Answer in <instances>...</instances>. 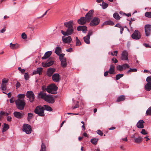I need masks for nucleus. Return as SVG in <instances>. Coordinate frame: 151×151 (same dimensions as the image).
<instances>
[{
    "label": "nucleus",
    "instance_id": "obj_1",
    "mask_svg": "<svg viewBox=\"0 0 151 151\" xmlns=\"http://www.w3.org/2000/svg\"><path fill=\"white\" fill-rule=\"evenodd\" d=\"M41 98L45 101L51 104H53L55 102V99L51 95H47L46 93L40 92L38 94Z\"/></svg>",
    "mask_w": 151,
    "mask_h": 151
},
{
    "label": "nucleus",
    "instance_id": "obj_2",
    "mask_svg": "<svg viewBox=\"0 0 151 151\" xmlns=\"http://www.w3.org/2000/svg\"><path fill=\"white\" fill-rule=\"evenodd\" d=\"M47 92L49 93L56 94L58 88L54 84H52L47 86Z\"/></svg>",
    "mask_w": 151,
    "mask_h": 151
},
{
    "label": "nucleus",
    "instance_id": "obj_3",
    "mask_svg": "<svg viewBox=\"0 0 151 151\" xmlns=\"http://www.w3.org/2000/svg\"><path fill=\"white\" fill-rule=\"evenodd\" d=\"M15 103L17 108L20 110L23 109L25 105V102L24 99H18L16 100Z\"/></svg>",
    "mask_w": 151,
    "mask_h": 151
},
{
    "label": "nucleus",
    "instance_id": "obj_4",
    "mask_svg": "<svg viewBox=\"0 0 151 151\" xmlns=\"http://www.w3.org/2000/svg\"><path fill=\"white\" fill-rule=\"evenodd\" d=\"M35 113L37 114L40 116H45L44 109L43 106H37L35 110Z\"/></svg>",
    "mask_w": 151,
    "mask_h": 151
},
{
    "label": "nucleus",
    "instance_id": "obj_5",
    "mask_svg": "<svg viewBox=\"0 0 151 151\" xmlns=\"http://www.w3.org/2000/svg\"><path fill=\"white\" fill-rule=\"evenodd\" d=\"M64 54H61L60 55L59 59L61 62V66L64 68H65L67 66V63L66 58L64 57Z\"/></svg>",
    "mask_w": 151,
    "mask_h": 151
},
{
    "label": "nucleus",
    "instance_id": "obj_6",
    "mask_svg": "<svg viewBox=\"0 0 151 151\" xmlns=\"http://www.w3.org/2000/svg\"><path fill=\"white\" fill-rule=\"evenodd\" d=\"M121 59L122 60H127L129 62L128 59V52L125 50H123L121 54Z\"/></svg>",
    "mask_w": 151,
    "mask_h": 151
},
{
    "label": "nucleus",
    "instance_id": "obj_7",
    "mask_svg": "<svg viewBox=\"0 0 151 151\" xmlns=\"http://www.w3.org/2000/svg\"><path fill=\"white\" fill-rule=\"evenodd\" d=\"M74 31L73 27L67 28L65 32L63 30L61 31V32L64 36H68L73 34Z\"/></svg>",
    "mask_w": 151,
    "mask_h": 151
},
{
    "label": "nucleus",
    "instance_id": "obj_8",
    "mask_svg": "<svg viewBox=\"0 0 151 151\" xmlns=\"http://www.w3.org/2000/svg\"><path fill=\"white\" fill-rule=\"evenodd\" d=\"M129 65L127 63H124L122 65H119L116 67L117 69L119 71H122L127 68H129Z\"/></svg>",
    "mask_w": 151,
    "mask_h": 151
},
{
    "label": "nucleus",
    "instance_id": "obj_9",
    "mask_svg": "<svg viewBox=\"0 0 151 151\" xmlns=\"http://www.w3.org/2000/svg\"><path fill=\"white\" fill-rule=\"evenodd\" d=\"M26 96L29 99L30 102H32L34 101L35 98V95L33 92L29 91L27 92Z\"/></svg>",
    "mask_w": 151,
    "mask_h": 151
},
{
    "label": "nucleus",
    "instance_id": "obj_10",
    "mask_svg": "<svg viewBox=\"0 0 151 151\" xmlns=\"http://www.w3.org/2000/svg\"><path fill=\"white\" fill-rule=\"evenodd\" d=\"M144 28L146 36H149L151 34V25L149 24H146Z\"/></svg>",
    "mask_w": 151,
    "mask_h": 151
},
{
    "label": "nucleus",
    "instance_id": "obj_11",
    "mask_svg": "<svg viewBox=\"0 0 151 151\" xmlns=\"http://www.w3.org/2000/svg\"><path fill=\"white\" fill-rule=\"evenodd\" d=\"M23 130V131L25 132L27 134L31 133L32 132V129L30 126L28 124L24 125Z\"/></svg>",
    "mask_w": 151,
    "mask_h": 151
},
{
    "label": "nucleus",
    "instance_id": "obj_12",
    "mask_svg": "<svg viewBox=\"0 0 151 151\" xmlns=\"http://www.w3.org/2000/svg\"><path fill=\"white\" fill-rule=\"evenodd\" d=\"M100 22V19L96 17H95L91 21L90 25L91 26H95L97 25Z\"/></svg>",
    "mask_w": 151,
    "mask_h": 151
},
{
    "label": "nucleus",
    "instance_id": "obj_13",
    "mask_svg": "<svg viewBox=\"0 0 151 151\" xmlns=\"http://www.w3.org/2000/svg\"><path fill=\"white\" fill-rule=\"evenodd\" d=\"M93 10H90L88 13H87L85 16L88 22H89L93 17Z\"/></svg>",
    "mask_w": 151,
    "mask_h": 151
},
{
    "label": "nucleus",
    "instance_id": "obj_14",
    "mask_svg": "<svg viewBox=\"0 0 151 151\" xmlns=\"http://www.w3.org/2000/svg\"><path fill=\"white\" fill-rule=\"evenodd\" d=\"M131 36L133 39L138 40L141 37L140 33L138 30H135Z\"/></svg>",
    "mask_w": 151,
    "mask_h": 151
},
{
    "label": "nucleus",
    "instance_id": "obj_15",
    "mask_svg": "<svg viewBox=\"0 0 151 151\" xmlns=\"http://www.w3.org/2000/svg\"><path fill=\"white\" fill-rule=\"evenodd\" d=\"M54 63V61L52 60L49 59L46 63H42V66L44 67H47L52 65Z\"/></svg>",
    "mask_w": 151,
    "mask_h": 151
},
{
    "label": "nucleus",
    "instance_id": "obj_16",
    "mask_svg": "<svg viewBox=\"0 0 151 151\" xmlns=\"http://www.w3.org/2000/svg\"><path fill=\"white\" fill-rule=\"evenodd\" d=\"M52 79L55 82H59L60 80V75L58 73H55L52 76Z\"/></svg>",
    "mask_w": 151,
    "mask_h": 151
},
{
    "label": "nucleus",
    "instance_id": "obj_17",
    "mask_svg": "<svg viewBox=\"0 0 151 151\" xmlns=\"http://www.w3.org/2000/svg\"><path fill=\"white\" fill-rule=\"evenodd\" d=\"M8 81L5 78L3 79L2 80V84L1 86V89L3 91L5 90L6 89V83Z\"/></svg>",
    "mask_w": 151,
    "mask_h": 151
},
{
    "label": "nucleus",
    "instance_id": "obj_18",
    "mask_svg": "<svg viewBox=\"0 0 151 151\" xmlns=\"http://www.w3.org/2000/svg\"><path fill=\"white\" fill-rule=\"evenodd\" d=\"M62 39L63 42L65 43H69L72 40L71 37L70 36L66 37L63 36L62 37Z\"/></svg>",
    "mask_w": 151,
    "mask_h": 151
},
{
    "label": "nucleus",
    "instance_id": "obj_19",
    "mask_svg": "<svg viewBox=\"0 0 151 151\" xmlns=\"http://www.w3.org/2000/svg\"><path fill=\"white\" fill-rule=\"evenodd\" d=\"M55 69L51 68L48 69L47 71V75L49 77L51 76L55 71Z\"/></svg>",
    "mask_w": 151,
    "mask_h": 151
},
{
    "label": "nucleus",
    "instance_id": "obj_20",
    "mask_svg": "<svg viewBox=\"0 0 151 151\" xmlns=\"http://www.w3.org/2000/svg\"><path fill=\"white\" fill-rule=\"evenodd\" d=\"M73 21H70L64 23V25L67 28L73 27Z\"/></svg>",
    "mask_w": 151,
    "mask_h": 151
},
{
    "label": "nucleus",
    "instance_id": "obj_21",
    "mask_svg": "<svg viewBox=\"0 0 151 151\" xmlns=\"http://www.w3.org/2000/svg\"><path fill=\"white\" fill-rule=\"evenodd\" d=\"M77 29L79 31H82L83 33H86L87 30V28L84 25L80 26L77 27Z\"/></svg>",
    "mask_w": 151,
    "mask_h": 151
},
{
    "label": "nucleus",
    "instance_id": "obj_22",
    "mask_svg": "<svg viewBox=\"0 0 151 151\" xmlns=\"http://www.w3.org/2000/svg\"><path fill=\"white\" fill-rule=\"evenodd\" d=\"M144 122L142 120H139L137 124V127L138 128L142 129L144 127Z\"/></svg>",
    "mask_w": 151,
    "mask_h": 151
},
{
    "label": "nucleus",
    "instance_id": "obj_23",
    "mask_svg": "<svg viewBox=\"0 0 151 151\" xmlns=\"http://www.w3.org/2000/svg\"><path fill=\"white\" fill-rule=\"evenodd\" d=\"M24 114L21 113L17 111H15L14 113V116L19 119H20L22 118L23 117Z\"/></svg>",
    "mask_w": 151,
    "mask_h": 151
},
{
    "label": "nucleus",
    "instance_id": "obj_24",
    "mask_svg": "<svg viewBox=\"0 0 151 151\" xmlns=\"http://www.w3.org/2000/svg\"><path fill=\"white\" fill-rule=\"evenodd\" d=\"M87 19L85 17H82L78 20V23L81 24H85L87 21Z\"/></svg>",
    "mask_w": 151,
    "mask_h": 151
},
{
    "label": "nucleus",
    "instance_id": "obj_25",
    "mask_svg": "<svg viewBox=\"0 0 151 151\" xmlns=\"http://www.w3.org/2000/svg\"><path fill=\"white\" fill-rule=\"evenodd\" d=\"M115 66L114 65H110V68L108 72L110 74H114L115 73Z\"/></svg>",
    "mask_w": 151,
    "mask_h": 151
},
{
    "label": "nucleus",
    "instance_id": "obj_26",
    "mask_svg": "<svg viewBox=\"0 0 151 151\" xmlns=\"http://www.w3.org/2000/svg\"><path fill=\"white\" fill-rule=\"evenodd\" d=\"M51 51H48L46 52L44 56L42 58V59H46L48 58L52 54Z\"/></svg>",
    "mask_w": 151,
    "mask_h": 151
},
{
    "label": "nucleus",
    "instance_id": "obj_27",
    "mask_svg": "<svg viewBox=\"0 0 151 151\" xmlns=\"http://www.w3.org/2000/svg\"><path fill=\"white\" fill-rule=\"evenodd\" d=\"M142 141V138L140 136H139L137 137H134V142L136 143H140Z\"/></svg>",
    "mask_w": 151,
    "mask_h": 151
},
{
    "label": "nucleus",
    "instance_id": "obj_28",
    "mask_svg": "<svg viewBox=\"0 0 151 151\" xmlns=\"http://www.w3.org/2000/svg\"><path fill=\"white\" fill-rule=\"evenodd\" d=\"M55 52L58 55L60 56L61 54L60 53L62 52L61 48L59 47H56L55 48Z\"/></svg>",
    "mask_w": 151,
    "mask_h": 151
},
{
    "label": "nucleus",
    "instance_id": "obj_29",
    "mask_svg": "<svg viewBox=\"0 0 151 151\" xmlns=\"http://www.w3.org/2000/svg\"><path fill=\"white\" fill-rule=\"evenodd\" d=\"M10 47L12 49H15L19 48V45L17 43L13 44L12 43H11L10 44Z\"/></svg>",
    "mask_w": 151,
    "mask_h": 151
},
{
    "label": "nucleus",
    "instance_id": "obj_30",
    "mask_svg": "<svg viewBox=\"0 0 151 151\" xmlns=\"http://www.w3.org/2000/svg\"><path fill=\"white\" fill-rule=\"evenodd\" d=\"M145 89L148 91L151 90V83H147L145 86Z\"/></svg>",
    "mask_w": 151,
    "mask_h": 151
},
{
    "label": "nucleus",
    "instance_id": "obj_31",
    "mask_svg": "<svg viewBox=\"0 0 151 151\" xmlns=\"http://www.w3.org/2000/svg\"><path fill=\"white\" fill-rule=\"evenodd\" d=\"M125 99V96L121 95L119 96L116 100V102H119L124 101Z\"/></svg>",
    "mask_w": 151,
    "mask_h": 151
},
{
    "label": "nucleus",
    "instance_id": "obj_32",
    "mask_svg": "<svg viewBox=\"0 0 151 151\" xmlns=\"http://www.w3.org/2000/svg\"><path fill=\"white\" fill-rule=\"evenodd\" d=\"M83 40L87 44H89L90 43V41L89 39L90 37L88 36V35H87L85 37H83Z\"/></svg>",
    "mask_w": 151,
    "mask_h": 151
},
{
    "label": "nucleus",
    "instance_id": "obj_33",
    "mask_svg": "<svg viewBox=\"0 0 151 151\" xmlns=\"http://www.w3.org/2000/svg\"><path fill=\"white\" fill-rule=\"evenodd\" d=\"M43 108L44 110H46L47 111H52V109L51 107L50 106L47 105H44L43 106Z\"/></svg>",
    "mask_w": 151,
    "mask_h": 151
},
{
    "label": "nucleus",
    "instance_id": "obj_34",
    "mask_svg": "<svg viewBox=\"0 0 151 151\" xmlns=\"http://www.w3.org/2000/svg\"><path fill=\"white\" fill-rule=\"evenodd\" d=\"M9 128V126L8 124H4L3 128L2 130L3 132H4L6 131Z\"/></svg>",
    "mask_w": 151,
    "mask_h": 151
},
{
    "label": "nucleus",
    "instance_id": "obj_35",
    "mask_svg": "<svg viewBox=\"0 0 151 151\" xmlns=\"http://www.w3.org/2000/svg\"><path fill=\"white\" fill-rule=\"evenodd\" d=\"M40 151H46V147L43 143H42Z\"/></svg>",
    "mask_w": 151,
    "mask_h": 151
},
{
    "label": "nucleus",
    "instance_id": "obj_36",
    "mask_svg": "<svg viewBox=\"0 0 151 151\" xmlns=\"http://www.w3.org/2000/svg\"><path fill=\"white\" fill-rule=\"evenodd\" d=\"M98 140V139L93 138L91 140V142L92 144L96 145L97 144Z\"/></svg>",
    "mask_w": 151,
    "mask_h": 151
},
{
    "label": "nucleus",
    "instance_id": "obj_37",
    "mask_svg": "<svg viewBox=\"0 0 151 151\" xmlns=\"http://www.w3.org/2000/svg\"><path fill=\"white\" fill-rule=\"evenodd\" d=\"M100 5L102 6L103 9H104L106 8L108 6V4L104 2V1L102 2L101 4H100Z\"/></svg>",
    "mask_w": 151,
    "mask_h": 151
},
{
    "label": "nucleus",
    "instance_id": "obj_38",
    "mask_svg": "<svg viewBox=\"0 0 151 151\" xmlns=\"http://www.w3.org/2000/svg\"><path fill=\"white\" fill-rule=\"evenodd\" d=\"M113 17L117 20H119L120 19V17L119 14L117 13H114L113 15Z\"/></svg>",
    "mask_w": 151,
    "mask_h": 151
},
{
    "label": "nucleus",
    "instance_id": "obj_39",
    "mask_svg": "<svg viewBox=\"0 0 151 151\" xmlns=\"http://www.w3.org/2000/svg\"><path fill=\"white\" fill-rule=\"evenodd\" d=\"M33 114L31 113H29L28 114V116L27 118V120L28 121H30V120L31 119L33 118Z\"/></svg>",
    "mask_w": 151,
    "mask_h": 151
},
{
    "label": "nucleus",
    "instance_id": "obj_40",
    "mask_svg": "<svg viewBox=\"0 0 151 151\" xmlns=\"http://www.w3.org/2000/svg\"><path fill=\"white\" fill-rule=\"evenodd\" d=\"M104 24L105 25H113L114 24V23L113 22L110 21H107L105 22H104Z\"/></svg>",
    "mask_w": 151,
    "mask_h": 151
},
{
    "label": "nucleus",
    "instance_id": "obj_41",
    "mask_svg": "<svg viewBox=\"0 0 151 151\" xmlns=\"http://www.w3.org/2000/svg\"><path fill=\"white\" fill-rule=\"evenodd\" d=\"M146 114L147 115H151V106L148 108L146 111Z\"/></svg>",
    "mask_w": 151,
    "mask_h": 151
},
{
    "label": "nucleus",
    "instance_id": "obj_42",
    "mask_svg": "<svg viewBox=\"0 0 151 151\" xmlns=\"http://www.w3.org/2000/svg\"><path fill=\"white\" fill-rule=\"evenodd\" d=\"M137 71V70L136 68L132 69L130 68L129 70H128L127 72V73H129L130 72H136Z\"/></svg>",
    "mask_w": 151,
    "mask_h": 151
},
{
    "label": "nucleus",
    "instance_id": "obj_43",
    "mask_svg": "<svg viewBox=\"0 0 151 151\" xmlns=\"http://www.w3.org/2000/svg\"><path fill=\"white\" fill-rule=\"evenodd\" d=\"M24 78L25 80H28L29 78V76L28 73H25L24 75Z\"/></svg>",
    "mask_w": 151,
    "mask_h": 151
},
{
    "label": "nucleus",
    "instance_id": "obj_44",
    "mask_svg": "<svg viewBox=\"0 0 151 151\" xmlns=\"http://www.w3.org/2000/svg\"><path fill=\"white\" fill-rule=\"evenodd\" d=\"M17 97L18 98V99H23L25 97V94H20L18 95Z\"/></svg>",
    "mask_w": 151,
    "mask_h": 151
},
{
    "label": "nucleus",
    "instance_id": "obj_45",
    "mask_svg": "<svg viewBox=\"0 0 151 151\" xmlns=\"http://www.w3.org/2000/svg\"><path fill=\"white\" fill-rule=\"evenodd\" d=\"M76 45H81V42L80 40L78 39V37H76Z\"/></svg>",
    "mask_w": 151,
    "mask_h": 151
},
{
    "label": "nucleus",
    "instance_id": "obj_46",
    "mask_svg": "<svg viewBox=\"0 0 151 151\" xmlns=\"http://www.w3.org/2000/svg\"><path fill=\"white\" fill-rule=\"evenodd\" d=\"M124 76L123 74H117L116 76V80H119Z\"/></svg>",
    "mask_w": 151,
    "mask_h": 151
},
{
    "label": "nucleus",
    "instance_id": "obj_47",
    "mask_svg": "<svg viewBox=\"0 0 151 151\" xmlns=\"http://www.w3.org/2000/svg\"><path fill=\"white\" fill-rule=\"evenodd\" d=\"M145 16L147 17L151 18V12H147L145 14Z\"/></svg>",
    "mask_w": 151,
    "mask_h": 151
},
{
    "label": "nucleus",
    "instance_id": "obj_48",
    "mask_svg": "<svg viewBox=\"0 0 151 151\" xmlns=\"http://www.w3.org/2000/svg\"><path fill=\"white\" fill-rule=\"evenodd\" d=\"M42 68H37V71L40 75L41 74V72L42 71Z\"/></svg>",
    "mask_w": 151,
    "mask_h": 151
},
{
    "label": "nucleus",
    "instance_id": "obj_49",
    "mask_svg": "<svg viewBox=\"0 0 151 151\" xmlns=\"http://www.w3.org/2000/svg\"><path fill=\"white\" fill-rule=\"evenodd\" d=\"M146 81L147 83H151V76L147 77L146 78Z\"/></svg>",
    "mask_w": 151,
    "mask_h": 151
},
{
    "label": "nucleus",
    "instance_id": "obj_50",
    "mask_svg": "<svg viewBox=\"0 0 151 151\" xmlns=\"http://www.w3.org/2000/svg\"><path fill=\"white\" fill-rule=\"evenodd\" d=\"M22 37L24 39H26L27 38V36L25 33H23L22 34Z\"/></svg>",
    "mask_w": 151,
    "mask_h": 151
},
{
    "label": "nucleus",
    "instance_id": "obj_51",
    "mask_svg": "<svg viewBox=\"0 0 151 151\" xmlns=\"http://www.w3.org/2000/svg\"><path fill=\"white\" fill-rule=\"evenodd\" d=\"M141 133L144 135L147 134H148L147 132H146L145 129H142L141 132Z\"/></svg>",
    "mask_w": 151,
    "mask_h": 151
},
{
    "label": "nucleus",
    "instance_id": "obj_52",
    "mask_svg": "<svg viewBox=\"0 0 151 151\" xmlns=\"http://www.w3.org/2000/svg\"><path fill=\"white\" fill-rule=\"evenodd\" d=\"M78 101L77 102V104H76V106H72L71 107V109H74L76 108H78L79 107V105H78Z\"/></svg>",
    "mask_w": 151,
    "mask_h": 151
},
{
    "label": "nucleus",
    "instance_id": "obj_53",
    "mask_svg": "<svg viewBox=\"0 0 151 151\" xmlns=\"http://www.w3.org/2000/svg\"><path fill=\"white\" fill-rule=\"evenodd\" d=\"M97 132L98 134L100 135L101 136H102L103 135V133L100 130H98Z\"/></svg>",
    "mask_w": 151,
    "mask_h": 151
},
{
    "label": "nucleus",
    "instance_id": "obj_54",
    "mask_svg": "<svg viewBox=\"0 0 151 151\" xmlns=\"http://www.w3.org/2000/svg\"><path fill=\"white\" fill-rule=\"evenodd\" d=\"M93 33V31L92 30H90L88 31V33L87 35H88L90 37V36Z\"/></svg>",
    "mask_w": 151,
    "mask_h": 151
},
{
    "label": "nucleus",
    "instance_id": "obj_55",
    "mask_svg": "<svg viewBox=\"0 0 151 151\" xmlns=\"http://www.w3.org/2000/svg\"><path fill=\"white\" fill-rule=\"evenodd\" d=\"M5 114V112L1 111L0 112V119H1L2 116Z\"/></svg>",
    "mask_w": 151,
    "mask_h": 151
},
{
    "label": "nucleus",
    "instance_id": "obj_56",
    "mask_svg": "<svg viewBox=\"0 0 151 151\" xmlns=\"http://www.w3.org/2000/svg\"><path fill=\"white\" fill-rule=\"evenodd\" d=\"M47 87H46L45 86H42V90L43 91H47Z\"/></svg>",
    "mask_w": 151,
    "mask_h": 151
},
{
    "label": "nucleus",
    "instance_id": "obj_57",
    "mask_svg": "<svg viewBox=\"0 0 151 151\" xmlns=\"http://www.w3.org/2000/svg\"><path fill=\"white\" fill-rule=\"evenodd\" d=\"M9 101L11 103H13L14 101V98L13 97H12L10 99Z\"/></svg>",
    "mask_w": 151,
    "mask_h": 151
},
{
    "label": "nucleus",
    "instance_id": "obj_58",
    "mask_svg": "<svg viewBox=\"0 0 151 151\" xmlns=\"http://www.w3.org/2000/svg\"><path fill=\"white\" fill-rule=\"evenodd\" d=\"M146 47H150L151 48V46H150L149 44L146 43H144L143 44Z\"/></svg>",
    "mask_w": 151,
    "mask_h": 151
},
{
    "label": "nucleus",
    "instance_id": "obj_59",
    "mask_svg": "<svg viewBox=\"0 0 151 151\" xmlns=\"http://www.w3.org/2000/svg\"><path fill=\"white\" fill-rule=\"evenodd\" d=\"M112 60L115 63H116L118 62L117 60L115 58H112Z\"/></svg>",
    "mask_w": 151,
    "mask_h": 151
},
{
    "label": "nucleus",
    "instance_id": "obj_60",
    "mask_svg": "<svg viewBox=\"0 0 151 151\" xmlns=\"http://www.w3.org/2000/svg\"><path fill=\"white\" fill-rule=\"evenodd\" d=\"M7 120L9 122H11L12 120V117L10 116H8L7 117Z\"/></svg>",
    "mask_w": 151,
    "mask_h": 151
},
{
    "label": "nucleus",
    "instance_id": "obj_61",
    "mask_svg": "<svg viewBox=\"0 0 151 151\" xmlns=\"http://www.w3.org/2000/svg\"><path fill=\"white\" fill-rule=\"evenodd\" d=\"M16 86L17 88H19L20 86V84L19 82H17L16 84Z\"/></svg>",
    "mask_w": 151,
    "mask_h": 151
},
{
    "label": "nucleus",
    "instance_id": "obj_62",
    "mask_svg": "<svg viewBox=\"0 0 151 151\" xmlns=\"http://www.w3.org/2000/svg\"><path fill=\"white\" fill-rule=\"evenodd\" d=\"M73 49L71 48H69L66 50V51L69 52H71L72 51Z\"/></svg>",
    "mask_w": 151,
    "mask_h": 151
},
{
    "label": "nucleus",
    "instance_id": "obj_63",
    "mask_svg": "<svg viewBox=\"0 0 151 151\" xmlns=\"http://www.w3.org/2000/svg\"><path fill=\"white\" fill-rule=\"evenodd\" d=\"M115 27H119V28H121L122 27L121 26V25L118 23L117 24H116Z\"/></svg>",
    "mask_w": 151,
    "mask_h": 151
},
{
    "label": "nucleus",
    "instance_id": "obj_64",
    "mask_svg": "<svg viewBox=\"0 0 151 151\" xmlns=\"http://www.w3.org/2000/svg\"><path fill=\"white\" fill-rule=\"evenodd\" d=\"M108 73H109L108 71H107L104 72V76H107L108 75Z\"/></svg>",
    "mask_w": 151,
    "mask_h": 151
}]
</instances>
